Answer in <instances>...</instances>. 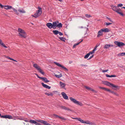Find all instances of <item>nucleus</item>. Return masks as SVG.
Masks as SVG:
<instances>
[{
  "mask_svg": "<svg viewBox=\"0 0 125 125\" xmlns=\"http://www.w3.org/2000/svg\"><path fill=\"white\" fill-rule=\"evenodd\" d=\"M0 44L2 46H3V47H4L5 48H7V47L5 46V44L4 43H3L1 42V43Z\"/></svg>",
  "mask_w": 125,
  "mask_h": 125,
  "instance_id": "41",
  "label": "nucleus"
},
{
  "mask_svg": "<svg viewBox=\"0 0 125 125\" xmlns=\"http://www.w3.org/2000/svg\"><path fill=\"white\" fill-rule=\"evenodd\" d=\"M108 92H109L110 93H112V94H114L116 96H119L118 94H117L116 93L114 92V91H111L110 90V91H108Z\"/></svg>",
  "mask_w": 125,
  "mask_h": 125,
  "instance_id": "29",
  "label": "nucleus"
},
{
  "mask_svg": "<svg viewBox=\"0 0 125 125\" xmlns=\"http://www.w3.org/2000/svg\"><path fill=\"white\" fill-rule=\"evenodd\" d=\"M82 66H85V67H86L87 66V65L86 64H81L80 65Z\"/></svg>",
  "mask_w": 125,
  "mask_h": 125,
  "instance_id": "52",
  "label": "nucleus"
},
{
  "mask_svg": "<svg viewBox=\"0 0 125 125\" xmlns=\"http://www.w3.org/2000/svg\"><path fill=\"white\" fill-rule=\"evenodd\" d=\"M116 77V76L115 75H110V77Z\"/></svg>",
  "mask_w": 125,
  "mask_h": 125,
  "instance_id": "50",
  "label": "nucleus"
},
{
  "mask_svg": "<svg viewBox=\"0 0 125 125\" xmlns=\"http://www.w3.org/2000/svg\"><path fill=\"white\" fill-rule=\"evenodd\" d=\"M114 45L110 44H106L104 47V49H108L111 47H113Z\"/></svg>",
  "mask_w": 125,
  "mask_h": 125,
  "instance_id": "19",
  "label": "nucleus"
},
{
  "mask_svg": "<svg viewBox=\"0 0 125 125\" xmlns=\"http://www.w3.org/2000/svg\"><path fill=\"white\" fill-rule=\"evenodd\" d=\"M59 106L62 109H64L66 110H67L70 111H72V110L70 109L69 108L66 107L64 106L59 105Z\"/></svg>",
  "mask_w": 125,
  "mask_h": 125,
  "instance_id": "10",
  "label": "nucleus"
},
{
  "mask_svg": "<svg viewBox=\"0 0 125 125\" xmlns=\"http://www.w3.org/2000/svg\"><path fill=\"white\" fill-rule=\"evenodd\" d=\"M45 125H51L49 123H47V122H46V124H45Z\"/></svg>",
  "mask_w": 125,
  "mask_h": 125,
  "instance_id": "58",
  "label": "nucleus"
},
{
  "mask_svg": "<svg viewBox=\"0 0 125 125\" xmlns=\"http://www.w3.org/2000/svg\"><path fill=\"white\" fill-rule=\"evenodd\" d=\"M35 75H37V77H38V78H40V79H41V78H42V77H40V76L38 75V74H37L35 73Z\"/></svg>",
  "mask_w": 125,
  "mask_h": 125,
  "instance_id": "51",
  "label": "nucleus"
},
{
  "mask_svg": "<svg viewBox=\"0 0 125 125\" xmlns=\"http://www.w3.org/2000/svg\"><path fill=\"white\" fill-rule=\"evenodd\" d=\"M47 122L43 120H41V123L45 125L46 124V123Z\"/></svg>",
  "mask_w": 125,
  "mask_h": 125,
  "instance_id": "42",
  "label": "nucleus"
},
{
  "mask_svg": "<svg viewBox=\"0 0 125 125\" xmlns=\"http://www.w3.org/2000/svg\"><path fill=\"white\" fill-rule=\"evenodd\" d=\"M30 122L31 123H32L34 124L36 123V121L34 120H31L30 121Z\"/></svg>",
  "mask_w": 125,
  "mask_h": 125,
  "instance_id": "38",
  "label": "nucleus"
},
{
  "mask_svg": "<svg viewBox=\"0 0 125 125\" xmlns=\"http://www.w3.org/2000/svg\"><path fill=\"white\" fill-rule=\"evenodd\" d=\"M103 83L110 87H111V85L112 84L107 81H104L103 82Z\"/></svg>",
  "mask_w": 125,
  "mask_h": 125,
  "instance_id": "20",
  "label": "nucleus"
},
{
  "mask_svg": "<svg viewBox=\"0 0 125 125\" xmlns=\"http://www.w3.org/2000/svg\"><path fill=\"white\" fill-rule=\"evenodd\" d=\"M106 76L107 77H110V75L108 74H106Z\"/></svg>",
  "mask_w": 125,
  "mask_h": 125,
  "instance_id": "55",
  "label": "nucleus"
},
{
  "mask_svg": "<svg viewBox=\"0 0 125 125\" xmlns=\"http://www.w3.org/2000/svg\"><path fill=\"white\" fill-rule=\"evenodd\" d=\"M1 118H5V115H1Z\"/></svg>",
  "mask_w": 125,
  "mask_h": 125,
  "instance_id": "59",
  "label": "nucleus"
},
{
  "mask_svg": "<svg viewBox=\"0 0 125 125\" xmlns=\"http://www.w3.org/2000/svg\"><path fill=\"white\" fill-rule=\"evenodd\" d=\"M116 12L121 16H123L124 15L121 9L120 8H118Z\"/></svg>",
  "mask_w": 125,
  "mask_h": 125,
  "instance_id": "14",
  "label": "nucleus"
},
{
  "mask_svg": "<svg viewBox=\"0 0 125 125\" xmlns=\"http://www.w3.org/2000/svg\"><path fill=\"white\" fill-rule=\"evenodd\" d=\"M54 63H55V64H56L57 66L59 67H62V68H63L65 69L66 71H68V70L64 66H63L61 64H60L59 63L57 62H54Z\"/></svg>",
  "mask_w": 125,
  "mask_h": 125,
  "instance_id": "8",
  "label": "nucleus"
},
{
  "mask_svg": "<svg viewBox=\"0 0 125 125\" xmlns=\"http://www.w3.org/2000/svg\"><path fill=\"white\" fill-rule=\"evenodd\" d=\"M90 55L89 53H88L85 55L84 56V58L85 59H87L89 57Z\"/></svg>",
  "mask_w": 125,
  "mask_h": 125,
  "instance_id": "39",
  "label": "nucleus"
},
{
  "mask_svg": "<svg viewBox=\"0 0 125 125\" xmlns=\"http://www.w3.org/2000/svg\"><path fill=\"white\" fill-rule=\"evenodd\" d=\"M85 16L86 17L88 18H89L90 17H92V16H91L90 15H89V14H85Z\"/></svg>",
  "mask_w": 125,
  "mask_h": 125,
  "instance_id": "43",
  "label": "nucleus"
},
{
  "mask_svg": "<svg viewBox=\"0 0 125 125\" xmlns=\"http://www.w3.org/2000/svg\"><path fill=\"white\" fill-rule=\"evenodd\" d=\"M55 34L57 35L59 33V31L57 30H53L52 31Z\"/></svg>",
  "mask_w": 125,
  "mask_h": 125,
  "instance_id": "33",
  "label": "nucleus"
},
{
  "mask_svg": "<svg viewBox=\"0 0 125 125\" xmlns=\"http://www.w3.org/2000/svg\"><path fill=\"white\" fill-rule=\"evenodd\" d=\"M97 47V46H96L94 48V49L93 50V51L94 52L95 51L96 48Z\"/></svg>",
  "mask_w": 125,
  "mask_h": 125,
  "instance_id": "47",
  "label": "nucleus"
},
{
  "mask_svg": "<svg viewBox=\"0 0 125 125\" xmlns=\"http://www.w3.org/2000/svg\"><path fill=\"white\" fill-rule=\"evenodd\" d=\"M58 34H59V35H63V33H62L61 32H59V33Z\"/></svg>",
  "mask_w": 125,
  "mask_h": 125,
  "instance_id": "53",
  "label": "nucleus"
},
{
  "mask_svg": "<svg viewBox=\"0 0 125 125\" xmlns=\"http://www.w3.org/2000/svg\"><path fill=\"white\" fill-rule=\"evenodd\" d=\"M18 31L20 36L23 38H25L26 37V33L24 30L20 28H19L18 29Z\"/></svg>",
  "mask_w": 125,
  "mask_h": 125,
  "instance_id": "1",
  "label": "nucleus"
},
{
  "mask_svg": "<svg viewBox=\"0 0 125 125\" xmlns=\"http://www.w3.org/2000/svg\"><path fill=\"white\" fill-rule=\"evenodd\" d=\"M59 22L58 21H56L53 22L52 23V26L53 29H55L57 27L60 28L62 27V25L61 23H59Z\"/></svg>",
  "mask_w": 125,
  "mask_h": 125,
  "instance_id": "2",
  "label": "nucleus"
},
{
  "mask_svg": "<svg viewBox=\"0 0 125 125\" xmlns=\"http://www.w3.org/2000/svg\"><path fill=\"white\" fill-rule=\"evenodd\" d=\"M60 86L62 88H64L66 86V84L63 83L61 82H60Z\"/></svg>",
  "mask_w": 125,
  "mask_h": 125,
  "instance_id": "25",
  "label": "nucleus"
},
{
  "mask_svg": "<svg viewBox=\"0 0 125 125\" xmlns=\"http://www.w3.org/2000/svg\"><path fill=\"white\" fill-rule=\"evenodd\" d=\"M125 55V52H122L119 53L117 54L118 56H123Z\"/></svg>",
  "mask_w": 125,
  "mask_h": 125,
  "instance_id": "35",
  "label": "nucleus"
},
{
  "mask_svg": "<svg viewBox=\"0 0 125 125\" xmlns=\"http://www.w3.org/2000/svg\"><path fill=\"white\" fill-rule=\"evenodd\" d=\"M59 106L62 109H64L66 110H67L70 111H72V110L70 109L69 108L66 107L64 106L59 105Z\"/></svg>",
  "mask_w": 125,
  "mask_h": 125,
  "instance_id": "11",
  "label": "nucleus"
},
{
  "mask_svg": "<svg viewBox=\"0 0 125 125\" xmlns=\"http://www.w3.org/2000/svg\"><path fill=\"white\" fill-rule=\"evenodd\" d=\"M94 52L93 51V50L92 52H90L88 53H89L90 55V54H92L93 53H94Z\"/></svg>",
  "mask_w": 125,
  "mask_h": 125,
  "instance_id": "49",
  "label": "nucleus"
},
{
  "mask_svg": "<svg viewBox=\"0 0 125 125\" xmlns=\"http://www.w3.org/2000/svg\"><path fill=\"white\" fill-rule=\"evenodd\" d=\"M58 0L61 2H62V0Z\"/></svg>",
  "mask_w": 125,
  "mask_h": 125,
  "instance_id": "63",
  "label": "nucleus"
},
{
  "mask_svg": "<svg viewBox=\"0 0 125 125\" xmlns=\"http://www.w3.org/2000/svg\"><path fill=\"white\" fill-rule=\"evenodd\" d=\"M108 69H107V70H103L102 71V72H103V73H105V72H107V71H108Z\"/></svg>",
  "mask_w": 125,
  "mask_h": 125,
  "instance_id": "48",
  "label": "nucleus"
},
{
  "mask_svg": "<svg viewBox=\"0 0 125 125\" xmlns=\"http://www.w3.org/2000/svg\"><path fill=\"white\" fill-rule=\"evenodd\" d=\"M41 79L44 82L47 83L49 82V81L48 80L47 78L45 77H42Z\"/></svg>",
  "mask_w": 125,
  "mask_h": 125,
  "instance_id": "22",
  "label": "nucleus"
},
{
  "mask_svg": "<svg viewBox=\"0 0 125 125\" xmlns=\"http://www.w3.org/2000/svg\"><path fill=\"white\" fill-rule=\"evenodd\" d=\"M6 58H8L11 60L13 61H14L16 62H17V61H16V60L12 58H10V57H9V56H7L6 57Z\"/></svg>",
  "mask_w": 125,
  "mask_h": 125,
  "instance_id": "37",
  "label": "nucleus"
},
{
  "mask_svg": "<svg viewBox=\"0 0 125 125\" xmlns=\"http://www.w3.org/2000/svg\"><path fill=\"white\" fill-rule=\"evenodd\" d=\"M123 6V4H119L118 5L117 7L118 8L119 7H122Z\"/></svg>",
  "mask_w": 125,
  "mask_h": 125,
  "instance_id": "46",
  "label": "nucleus"
},
{
  "mask_svg": "<svg viewBox=\"0 0 125 125\" xmlns=\"http://www.w3.org/2000/svg\"><path fill=\"white\" fill-rule=\"evenodd\" d=\"M12 118V116L10 115H5V118L11 119Z\"/></svg>",
  "mask_w": 125,
  "mask_h": 125,
  "instance_id": "28",
  "label": "nucleus"
},
{
  "mask_svg": "<svg viewBox=\"0 0 125 125\" xmlns=\"http://www.w3.org/2000/svg\"><path fill=\"white\" fill-rule=\"evenodd\" d=\"M122 8H124V9H125V7H123Z\"/></svg>",
  "mask_w": 125,
  "mask_h": 125,
  "instance_id": "64",
  "label": "nucleus"
},
{
  "mask_svg": "<svg viewBox=\"0 0 125 125\" xmlns=\"http://www.w3.org/2000/svg\"><path fill=\"white\" fill-rule=\"evenodd\" d=\"M103 32H108L110 31V30L109 29L107 28H105L102 29Z\"/></svg>",
  "mask_w": 125,
  "mask_h": 125,
  "instance_id": "26",
  "label": "nucleus"
},
{
  "mask_svg": "<svg viewBox=\"0 0 125 125\" xmlns=\"http://www.w3.org/2000/svg\"><path fill=\"white\" fill-rule=\"evenodd\" d=\"M2 42V41L1 40V39H0V44Z\"/></svg>",
  "mask_w": 125,
  "mask_h": 125,
  "instance_id": "62",
  "label": "nucleus"
},
{
  "mask_svg": "<svg viewBox=\"0 0 125 125\" xmlns=\"http://www.w3.org/2000/svg\"><path fill=\"white\" fill-rule=\"evenodd\" d=\"M33 66L34 68H36L38 71L39 72L41 73L43 75H44L45 74L43 72L42 70L41 69L40 67L37 64H33Z\"/></svg>",
  "mask_w": 125,
  "mask_h": 125,
  "instance_id": "6",
  "label": "nucleus"
},
{
  "mask_svg": "<svg viewBox=\"0 0 125 125\" xmlns=\"http://www.w3.org/2000/svg\"><path fill=\"white\" fill-rule=\"evenodd\" d=\"M99 88L101 89H104V90L106 91H107L108 92V91H110V89H108L107 88H104V87H99Z\"/></svg>",
  "mask_w": 125,
  "mask_h": 125,
  "instance_id": "30",
  "label": "nucleus"
},
{
  "mask_svg": "<svg viewBox=\"0 0 125 125\" xmlns=\"http://www.w3.org/2000/svg\"><path fill=\"white\" fill-rule=\"evenodd\" d=\"M0 6L1 8H3V7H4V5H2L0 3Z\"/></svg>",
  "mask_w": 125,
  "mask_h": 125,
  "instance_id": "56",
  "label": "nucleus"
},
{
  "mask_svg": "<svg viewBox=\"0 0 125 125\" xmlns=\"http://www.w3.org/2000/svg\"><path fill=\"white\" fill-rule=\"evenodd\" d=\"M59 106L62 109H64L66 110H67L70 111H72V110L70 109L69 108L66 107L64 106L59 105Z\"/></svg>",
  "mask_w": 125,
  "mask_h": 125,
  "instance_id": "12",
  "label": "nucleus"
},
{
  "mask_svg": "<svg viewBox=\"0 0 125 125\" xmlns=\"http://www.w3.org/2000/svg\"><path fill=\"white\" fill-rule=\"evenodd\" d=\"M53 116H54L55 118H59L60 119H62L63 120H65V118L64 117L60 116H59V115L55 114H54L53 115Z\"/></svg>",
  "mask_w": 125,
  "mask_h": 125,
  "instance_id": "23",
  "label": "nucleus"
},
{
  "mask_svg": "<svg viewBox=\"0 0 125 125\" xmlns=\"http://www.w3.org/2000/svg\"><path fill=\"white\" fill-rule=\"evenodd\" d=\"M45 94L47 95L48 96H52L53 95V94L51 92H50L49 93H45Z\"/></svg>",
  "mask_w": 125,
  "mask_h": 125,
  "instance_id": "27",
  "label": "nucleus"
},
{
  "mask_svg": "<svg viewBox=\"0 0 125 125\" xmlns=\"http://www.w3.org/2000/svg\"><path fill=\"white\" fill-rule=\"evenodd\" d=\"M59 38L60 39V40L62 41H64V42H65V38L63 37H59Z\"/></svg>",
  "mask_w": 125,
  "mask_h": 125,
  "instance_id": "36",
  "label": "nucleus"
},
{
  "mask_svg": "<svg viewBox=\"0 0 125 125\" xmlns=\"http://www.w3.org/2000/svg\"><path fill=\"white\" fill-rule=\"evenodd\" d=\"M94 57V55H92L91 56H90L89 58L88 59V60H90V59L91 58H93Z\"/></svg>",
  "mask_w": 125,
  "mask_h": 125,
  "instance_id": "54",
  "label": "nucleus"
},
{
  "mask_svg": "<svg viewBox=\"0 0 125 125\" xmlns=\"http://www.w3.org/2000/svg\"><path fill=\"white\" fill-rule=\"evenodd\" d=\"M46 26L50 29H51L52 28H53V27L52 24L51 23H47L46 24Z\"/></svg>",
  "mask_w": 125,
  "mask_h": 125,
  "instance_id": "18",
  "label": "nucleus"
},
{
  "mask_svg": "<svg viewBox=\"0 0 125 125\" xmlns=\"http://www.w3.org/2000/svg\"><path fill=\"white\" fill-rule=\"evenodd\" d=\"M62 74H60V75H57L55 74V76L58 78H59L62 77Z\"/></svg>",
  "mask_w": 125,
  "mask_h": 125,
  "instance_id": "34",
  "label": "nucleus"
},
{
  "mask_svg": "<svg viewBox=\"0 0 125 125\" xmlns=\"http://www.w3.org/2000/svg\"><path fill=\"white\" fill-rule=\"evenodd\" d=\"M111 87H114L117 89H119V87L118 86L115 85L112 83V84L111 85Z\"/></svg>",
  "mask_w": 125,
  "mask_h": 125,
  "instance_id": "31",
  "label": "nucleus"
},
{
  "mask_svg": "<svg viewBox=\"0 0 125 125\" xmlns=\"http://www.w3.org/2000/svg\"><path fill=\"white\" fill-rule=\"evenodd\" d=\"M111 7L112 10L115 12L118 8L117 6H114L112 5L111 6Z\"/></svg>",
  "mask_w": 125,
  "mask_h": 125,
  "instance_id": "16",
  "label": "nucleus"
},
{
  "mask_svg": "<svg viewBox=\"0 0 125 125\" xmlns=\"http://www.w3.org/2000/svg\"><path fill=\"white\" fill-rule=\"evenodd\" d=\"M72 61H69V63H70V64H71V63H72Z\"/></svg>",
  "mask_w": 125,
  "mask_h": 125,
  "instance_id": "60",
  "label": "nucleus"
},
{
  "mask_svg": "<svg viewBox=\"0 0 125 125\" xmlns=\"http://www.w3.org/2000/svg\"><path fill=\"white\" fill-rule=\"evenodd\" d=\"M63 98L67 100L68 99V97L66 95V94L64 92H62L61 93Z\"/></svg>",
  "mask_w": 125,
  "mask_h": 125,
  "instance_id": "15",
  "label": "nucleus"
},
{
  "mask_svg": "<svg viewBox=\"0 0 125 125\" xmlns=\"http://www.w3.org/2000/svg\"><path fill=\"white\" fill-rule=\"evenodd\" d=\"M4 9L6 10L10 9H12L14 12H16V14L17 15L19 14V13L17 10L13 8L12 6L7 5H4Z\"/></svg>",
  "mask_w": 125,
  "mask_h": 125,
  "instance_id": "4",
  "label": "nucleus"
},
{
  "mask_svg": "<svg viewBox=\"0 0 125 125\" xmlns=\"http://www.w3.org/2000/svg\"><path fill=\"white\" fill-rule=\"evenodd\" d=\"M104 24L105 25L106 24L107 26H108L112 24V23H111L105 22Z\"/></svg>",
  "mask_w": 125,
  "mask_h": 125,
  "instance_id": "44",
  "label": "nucleus"
},
{
  "mask_svg": "<svg viewBox=\"0 0 125 125\" xmlns=\"http://www.w3.org/2000/svg\"><path fill=\"white\" fill-rule=\"evenodd\" d=\"M83 41V40H82L79 42L78 43H77L75 44H74L73 47V48H74L77 45H79V44L81 42H82Z\"/></svg>",
  "mask_w": 125,
  "mask_h": 125,
  "instance_id": "32",
  "label": "nucleus"
},
{
  "mask_svg": "<svg viewBox=\"0 0 125 125\" xmlns=\"http://www.w3.org/2000/svg\"><path fill=\"white\" fill-rule=\"evenodd\" d=\"M115 44L119 47L123 46H124L125 45L124 43L121 42H118L117 41H115L114 42Z\"/></svg>",
  "mask_w": 125,
  "mask_h": 125,
  "instance_id": "7",
  "label": "nucleus"
},
{
  "mask_svg": "<svg viewBox=\"0 0 125 125\" xmlns=\"http://www.w3.org/2000/svg\"><path fill=\"white\" fill-rule=\"evenodd\" d=\"M41 84L43 86L44 88H45L49 89H50L51 88V87L50 86H49L47 85L44 84L43 83H42Z\"/></svg>",
  "mask_w": 125,
  "mask_h": 125,
  "instance_id": "21",
  "label": "nucleus"
},
{
  "mask_svg": "<svg viewBox=\"0 0 125 125\" xmlns=\"http://www.w3.org/2000/svg\"><path fill=\"white\" fill-rule=\"evenodd\" d=\"M80 121H81V122L82 123H86V124H89V125H96V124H95L94 123L92 122H90L89 121H84L83 120H81Z\"/></svg>",
  "mask_w": 125,
  "mask_h": 125,
  "instance_id": "9",
  "label": "nucleus"
},
{
  "mask_svg": "<svg viewBox=\"0 0 125 125\" xmlns=\"http://www.w3.org/2000/svg\"><path fill=\"white\" fill-rule=\"evenodd\" d=\"M103 31L101 29L100 30L98 31V33L97 37H99L103 35Z\"/></svg>",
  "mask_w": 125,
  "mask_h": 125,
  "instance_id": "13",
  "label": "nucleus"
},
{
  "mask_svg": "<svg viewBox=\"0 0 125 125\" xmlns=\"http://www.w3.org/2000/svg\"><path fill=\"white\" fill-rule=\"evenodd\" d=\"M69 98L70 100L73 103L80 105L81 106H83V104L81 102L77 101L75 99L73 98L72 97H70Z\"/></svg>",
  "mask_w": 125,
  "mask_h": 125,
  "instance_id": "5",
  "label": "nucleus"
},
{
  "mask_svg": "<svg viewBox=\"0 0 125 125\" xmlns=\"http://www.w3.org/2000/svg\"><path fill=\"white\" fill-rule=\"evenodd\" d=\"M85 87L86 88V89L88 90H91L92 91L94 92L95 93H96L97 92V91L92 89L91 88H90L89 87L85 86Z\"/></svg>",
  "mask_w": 125,
  "mask_h": 125,
  "instance_id": "17",
  "label": "nucleus"
},
{
  "mask_svg": "<svg viewBox=\"0 0 125 125\" xmlns=\"http://www.w3.org/2000/svg\"><path fill=\"white\" fill-rule=\"evenodd\" d=\"M39 10L36 11V13L34 15H32V16L35 18L38 17L42 13V9L40 7H38Z\"/></svg>",
  "mask_w": 125,
  "mask_h": 125,
  "instance_id": "3",
  "label": "nucleus"
},
{
  "mask_svg": "<svg viewBox=\"0 0 125 125\" xmlns=\"http://www.w3.org/2000/svg\"><path fill=\"white\" fill-rule=\"evenodd\" d=\"M18 11L21 13H26V11L20 8L18 9Z\"/></svg>",
  "mask_w": 125,
  "mask_h": 125,
  "instance_id": "24",
  "label": "nucleus"
},
{
  "mask_svg": "<svg viewBox=\"0 0 125 125\" xmlns=\"http://www.w3.org/2000/svg\"><path fill=\"white\" fill-rule=\"evenodd\" d=\"M73 119H77L78 121H80L81 122V121H80L81 120H83L82 119H81L80 118H72Z\"/></svg>",
  "mask_w": 125,
  "mask_h": 125,
  "instance_id": "40",
  "label": "nucleus"
},
{
  "mask_svg": "<svg viewBox=\"0 0 125 125\" xmlns=\"http://www.w3.org/2000/svg\"><path fill=\"white\" fill-rule=\"evenodd\" d=\"M35 124L36 125H41V124L39 123H37L36 122V123H35Z\"/></svg>",
  "mask_w": 125,
  "mask_h": 125,
  "instance_id": "57",
  "label": "nucleus"
},
{
  "mask_svg": "<svg viewBox=\"0 0 125 125\" xmlns=\"http://www.w3.org/2000/svg\"><path fill=\"white\" fill-rule=\"evenodd\" d=\"M41 120H39V121H38V122H40V123H41Z\"/></svg>",
  "mask_w": 125,
  "mask_h": 125,
  "instance_id": "61",
  "label": "nucleus"
},
{
  "mask_svg": "<svg viewBox=\"0 0 125 125\" xmlns=\"http://www.w3.org/2000/svg\"><path fill=\"white\" fill-rule=\"evenodd\" d=\"M106 18L107 19L109 20L110 22H112V23H113V22L112 21V20H111V19L110 18L107 17H106Z\"/></svg>",
  "mask_w": 125,
  "mask_h": 125,
  "instance_id": "45",
  "label": "nucleus"
}]
</instances>
